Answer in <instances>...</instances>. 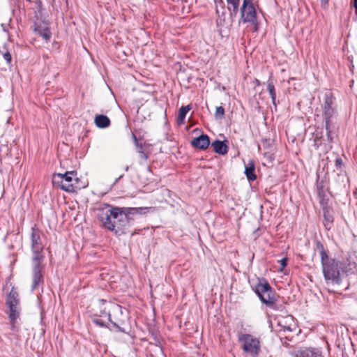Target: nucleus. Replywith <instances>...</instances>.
Segmentation results:
<instances>
[{"label": "nucleus", "mask_w": 357, "mask_h": 357, "mask_svg": "<svg viewBox=\"0 0 357 357\" xmlns=\"http://www.w3.org/2000/svg\"><path fill=\"white\" fill-rule=\"evenodd\" d=\"M31 250L32 252V284L31 291H34L37 287L41 286L44 283V278L43 271L44 265L43 262L45 258L40 231L35 228L31 229L30 236Z\"/></svg>", "instance_id": "obj_1"}, {"label": "nucleus", "mask_w": 357, "mask_h": 357, "mask_svg": "<svg viewBox=\"0 0 357 357\" xmlns=\"http://www.w3.org/2000/svg\"><path fill=\"white\" fill-rule=\"evenodd\" d=\"M114 310H121V306L108 302L105 299L98 300L92 308V321L100 327L108 328L109 330L116 332L127 333L126 330L121 324L112 321L111 312Z\"/></svg>", "instance_id": "obj_2"}, {"label": "nucleus", "mask_w": 357, "mask_h": 357, "mask_svg": "<svg viewBox=\"0 0 357 357\" xmlns=\"http://www.w3.org/2000/svg\"><path fill=\"white\" fill-rule=\"evenodd\" d=\"M152 211L151 207H138V208H126L114 206L112 225L114 229L108 230L114 231L115 234L123 232V231L132 224L133 221V215L137 214H146Z\"/></svg>", "instance_id": "obj_3"}, {"label": "nucleus", "mask_w": 357, "mask_h": 357, "mask_svg": "<svg viewBox=\"0 0 357 357\" xmlns=\"http://www.w3.org/2000/svg\"><path fill=\"white\" fill-rule=\"evenodd\" d=\"M317 248L320 253L322 272L325 280L327 283L340 284L342 280L339 261L328 257L324 245L320 242H317Z\"/></svg>", "instance_id": "obj_4"}, {"label": "nucleus", "mask_w": 357, "mask_h": 357, "mask_svg": "<svg viewBox=\"0 0 357 357\" xmlns=\"http://www.w3.org/2000/svg\"><path fill=\"white\" fill-rule=\"evenodd\" d=\"M335 100V98L333 96L332 92L328 91L325 93L324 103L322 105V116L325 122L326 135L329 142H332L333 138L332 135L333 128V118L336 114Z\"/></svg>", "instance_id": "obj_5"}, {"label": "nucleus", "mask_w": 357, "mask_h": 357, "mask_svg": "<svg viewBox=\"0 0 357 357\" xmlns=\"http://www.w3.org/2000/svg\"><path fill=\"white\" fill-rule=\"evenodd\" d=\"M255 291L261 301L266 304L267 307L272 310L279 309L276 304L277 298L275 293L266 279H259L257 284L255 287Z\"/></svg>", "instance_id": "obj_6"}, {"label": "nucleus", "mask_w": 357, "mask_h": 357, "mask_svg": "<svg viewBox=\"0 0 357 357\" xmlns=\"http://www.w3.org/2000/svg\"><path fill=\"white\" fill-rule=\"evenodd\" d=\"M238 341L242 343L243 351L251 357L258 356L261 345L258 338L251 334L241 333L238 337Z\"/></svg>", "instance_id": "obj_7"}, {"label": "nucleus", "mask_w": 357, "mask_h": 357, "mask_svg": "<svg viewBox=\"0 0 357 357\" xmlns=\"http://www.w3.org/2000/svg\"><path fill=\"white\" fill-rule=\"evenodd\" d=\"M114 206L107 204H100L96 209L97 218L101 222L103 228L109 229H114L112 218Z\"/></svg>", "instance_id": "obj_8"}, {"label": "nucleus", "mask_w": 357, "mask_h": 357, "mask_svg": "<svg viewBox=\"0 0 357 357\" xmlns=\"http://www.w3.org/2000/svg\"><path fill=\"white\" fill-rule=\"evenodd\" d=\"M252 23L257 24V13L255 8L253 6L252 0H243L242 6L241 8V23Z\"/></svg>", "instance_id": "obj_9"}, {"label": "nucleus", "mask_w": 357, "mask_h": 357, "mask_svg": "<svg viewBox=\"0 0 357 357\" xmlns=\"http://www.w3.org/2000/svg\"><path fill=\"white\" fill-rule=\"evenodd\" d=\"M18 293L12 288L6 298V305L9 308V319L11 321H15L18 317L20 311L18 308Z\"/></svg>", "instance_id": "obj_10"}, {"label": "nucleus", "mask_w": 357, "mask_h": 357, "mask_svg": "<svg viewBox=\"0 0 357 357\" xmlns=\"http://www.w3.org/2000/svg\"><path fill=\"white\" fill-rule=\"evenodd\" d=\"M290 355L291 357H324L321 349L315 347L294 350L290 352Z\"/></svg>", "instance_id": "obj_11"}, {"label": "nucleus", "mask_w": 357, "mask_h": 357, "mask_svg": "<svg viewBox=\"0 0 357 357\" xmlns=\"http://www.w3.org/2000/svg\"><path fill=\"white\" fill-rule=\"evenodd\" d=\"M74 172H67L65 174H57L56 176L59 177L61 178V188L66 192H73L75 190V188L73 181V176L74 175Z\"/></svg>", "instance_id": "obj_12"}, {"label": "nucleus", "mask_w": 357, "mask_h": 357, "mask_svg": "<svg viewBox=\"0 0 357 357\" xmlns=\"http://www.w3.org/2000/svg\"><path fill=\"white\" fill-rule=\"evenodd\" d=\"M191 144L197 149H206L210 144L209 137L206 135H201L199 137L193 139Z\"/></svg>", "instance_id": "obj_13"}, {"label": "nucleus", "mask_w": 357, "mask_h": 357, "mask_svg": "<svg viewBox=\"0 0 357 357\" xmlns=\"http://www.w3.org/2000/svg\"><path fill=\"white\" fill-rule=\"evenodd\" d=\"M245 174L248 181H253L257 178L255 174V164L254 160H250L245 167Z\"/></svg>", "instance_id": "obj_14"}, {"label": "nucleus", "mask_w": 357, "mask_h": 357, "mask_svg": "<svg viewBox=\"0 0 357 357\" xmlns=\"http://www.w3.org/2000/svg\"><path fill=\"white\" fill-rule=\"evenodd\" d=\"M212 146L214 151L220 155H225L228 151V146L223 141L216 139L212 143Z\"/></svg>", "instance_id": "obj_15"}, {"label": "nucleus", "mask_w": 357, "mask_h": 357, "mask_svg": "<svg viewBox=\"0 0 357 357\" xmlns=\"http://www.w3.org/2000/svg\"><path fill=\"white\" fill-rule=\"evenodd\" d=\"M95 124L98 128H106L109 126L110 120L104 114H98L95 117Z\"/></svg>", "instance_id": "obj_16"}, {"label": "nucleus", "mask_w": 357, "mask_h": 357, "mask_svg": "<svg viewBox=\"0 0 357 357\" xmlns=\"http://www.w3.org/2000/svg\"><path fill=\"white\" fill-rule=\"evenodd\" d=\"M324 213V225L326 229H330L333 222V217L332 211L328 208L324 207L323 208Z\"/></svg>", "instance_id": "obj_17"}, {"label": "nucleus", "mask_w": 357, "mask_h": 357, "mask_svg": "<svg viewBox=\"0 0 357 357\" xmlns=\"http://www.w3.org/2000/svg\"><path fill=\"white\" fill-rule=\"evenodd\" d=\"M267 90L269 93V95L271 96L272 103L275 106V108L276 109L277 105H276V92H275V85L271 80V78L270 77L268 80L267 81Z\"/></svg>", "instance_id": "obj_18"}, {"label": "nucleus", "mask_w": 357, "mask_h": 357, "mask_svg": "<svg viewBox=\"0 0 357 357\" xmlns=\"http://www.w3.org/2000/svg\"><path fill=\"white\" fill-rule=\"evenodd\" d=\"M34 31L38 32V33L47 42L49 41L52 37V33L49 27H36Z\"/></svg>", "instance_id": "obj_19"}, {"label": "nucleus", "mask_w": 357, "mask_h": 357, "mask_svg": "<svg viewBox=\"0 0 357 357\" xmlns=\"http://www.w3.org/2000/svg\"><path fill=\"white\" fill-rule=\"evenodd\" d=\"M228 5V9L231 11V16H236L238 11L240 0H226Z\"/></svg>", "instance_id": "obj_20"}, {"label": "nucleus", "mask_w": 357, "mask_h": 357, "mask_svg": "<svg viewBox=\"0 0 357 357\" xmlns=\"http://www.w3.org/2000/svg\"><path fill=\"white\" fill-rule=\"evenodd\" d=\"M190 105L183 106L180 108L179 113H178V115L177 117L178 123H179V124L183 123V122L186 116V114L190 111Z\"/></svg>", "instance_id": "obj_21"}, {"label": "nucleus", "mask_w": 357, "mask_h": 357, "mask_svg": "<svg viewBox=\"0 0 357 357\" xmlns=\"http://www.w3.org/2000/svg\"><path fill=\"white\" fill-rule=\"evenodd\" d=\"M216 13L218 15V19L216 20L217 25L218 26H223L225 22V10H222L221 13L219 12V8H218L217 1H216Z\"/></svg>", "instance_id": "obj_22"}, {"label": "nucleus", "mask_w": 357, "mask_h": 357, "mask_svg": "<svg viewBox=\"0 0 357 357\" xmlns=\"http://www.w3.org/2000/svg\"><path fill=\"white\" fill-rule=\"evenodd\" d=\"M135 137V140L137 141V139ZM136 146L138 148V153H139V158L144 160H146L149 158V155L148 154L144 151L143 149V146L142 144H139L137 142H136Z\"/></svg>", "instance_id": "obj_23"}, {"label": "nucleus", "mask_w": 357, "mask_h": 357, "mask_svg": "<svg viewBox=\"0 0 357 357\" xmlns=\"http://www.w3.org/2000/svg\"><path fill=\"white\" fill-rule=\"evenodd\" d=\"M3 49L6 50V52L4 53H2V56L4 59V60L6 61L7 64L10 65L12 61V56L10 53L7 50V45L4 44L2 47Z\"/></svg>", "instance_id": "obj_24"}, {"label": "nucleus", "mask_w": 357, "mask_h": 357, "mask_svg": "<svg viewBox=\"0 0 357 357\" xmlns=\"http://www.w3.org/2000/svg\"><path fill=\"white\" fill-rule=\"evenodd\" d=\"M225 114V109L222 106L216 107L215 117L216 119H222Z\"/></svg>", "instance_id": "obj_25"}, {"label": "nucleus", "mask_w": 357, "mask_h": 357, "mask_svg": "<svg viewBox=\"0 0 357 357\" xmlns=\"http://www.w3.org/2000/svg\"><path fill=\"white\" fill-rule=\"evenodd\" d=\"M324 186L322 183H317V194L319 197L324 196Z\"/></svg>", "instance_id": "obj_26"}, {"label": "nucleus", "mask_w": 357, "mask_h": 357, "mask_svg": "<svg viewBox=\"0 0 357 357\" xmlns=\"http://www.w3.org/2000/svg\"><path fill=\"white\" fill-rule=\"evenodd\" d=\"M343 165V161H342V159L340 157H337L336 159H335V165L337 168H341V167Z\"/></svg>", "instance_id": "obj_27"}, {"label": "nucleus", "mask_w": 357, "mask_h": 357, "mask_svg": "<svg viewBox=\"0 0 357 357\" xmlns=\"http://www.w3.org/2000/svg\"><path fill=\"white\" fill-rule=\"evenodd\" d=\"M216 1L218 2V8H220L221 10H225V3L222 0H215V3L216 4Z\"/></svg>", "instance_id": "obj_28"}, {"label": "nucleus", "mask_w": 357, "mask_h": 357, "mask_svg": "<svg viewBox=\"0 0 357 357\" xmlns=\"http://www.w3.org/2000/svg\"><path fill=\"white\" fill-rule=\"evenodd\" d=\"M280 264L282 266V268H284L287 264V259L286 258H282L280 260Z\"/></svg>", "instance_id": "obj_29"}, {"label": "nucleus", "mask_w": 357, "mask_h": 357, "mask_svg": "<svg viewBox=\"0 0 357 357\" xmlns=\"http://www.w3.org/2000/svg\"><path fill=\"white\" fill-rule=\"evenodd\" d=\"M320 139V137H319L317 136V135H316V137L314 138V146H317V149L319 146V145L321 144V142L319 141Z\"/></svg>", "instance_id": "obj_30"}, {"label": "nucleus", "mask_w": 357, "mask_h": 357, "mask_svg": "<svg viewBox=\"0 0 357 357\" xmlns=\"http://www.w3.org/2000/svg\"><path fill=\"white\" fill-rule=\"evenodd\" d=\"M8 26H9L8 24L2 23L1 24V26L2 27L3 31L6 33H8Z\"/></svg>", "instance_id": "obj_31"}, {"label": "nucleus", "mask_w": 357, "mask_h": 357, "mask_svg": "<svg viewBox=\"0 0 357 357\" xmlns=\"http://www.w3.org/2000/svg\"><path fill=\"white\" fill-rule=\"evenodd\" d=\"M320 1L321 6L326 8L328 4L329 0H320Z\"/></svg>", "instance_id": "obj_32"}, {"label": "nucleus", "mask_w": 357, "mask_h": 357, "mask_svg": "<svg viewBox=\"0 0 357 357\" xmlns=\"http://www.w3.org/2000/svg\"><path fill=\"white\" fill-rule=\"evenodd\" d=\"M10 324H11V330L13 331H16L17 330H16V326L15 324V321H10Z\"/></svg>", "instance_id": "obj_33"}, {"label": "nucleus", "mask_w": 357, "mask_h": 357, "mask_svg": "<svg viewBox=\"0 0 357 357\" xmlns=\"http://www.w3.org/2000/svg\"><path fill=\"white\" fill-rule=\"evenodd\" d=\"M283 331H291V329L289 326H284L283 327Z\"/></svg>", "instance_id": "obj_34"}, {"label": "nucleus", "mask_w": 357, "mask_h": 357, "mask_svg": "<svg viewBox=\"0 0 357 357\" xmlns=\"http://www.w3.org/2000/svg\"><path fill=\"white\" fill-rule=\"evenodd\" d=\"M123 174H121V175H120L117 178H116L115 182H114V184H115V183H116L119 181V180H120L121 178H123Z\"/></svg>", "instance_id": "obj_35"}, {"label": "nucleus", "mask_w": 357, "mask_h": 357, "mask_svg": "<svg viewBox=\"0 0 357 357\" xmlns=\"http://www.w3.org/2000/svg\"><path fill=\"white\" fill-rule=\"evenodd\" d=\"M128 169H129V166H126V167H125V171H126V172H128Z\"/></svg>", "instance_id": "obj_36"}, {"label": "nucleus", "mask_w": 357, "mask_h": 357, "mask_svg": "<svg viewBox=\"0 0 357 357\" xmlns=\"http://www.w3.org/2000/svg\"><path fill=\"white\" fill-rule=\"evenodd\" d=\"M256 84L259 85L260 82H259V81L258 79H256Z\"/></svg>", "instance_id": "obj_37"}, {"label": "nucleus", "mask_w": 357, "mask_h": 357, "mask_svg": "<svg viewBox=\"0 0 357 357\" xmlns=\"http://www.w3.org/2000/svg\"><path fill=\"white\" fill-rule=\"evenodd\" d=\"M219 12H220V13H221V12H222V10H221V8H220V9L219 8Z\"/></svg>", "instance_id": "obj_38"}]
</instances>
